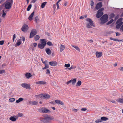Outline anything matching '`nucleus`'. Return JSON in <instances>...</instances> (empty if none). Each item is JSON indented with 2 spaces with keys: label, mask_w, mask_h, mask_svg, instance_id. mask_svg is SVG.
Listing matches in <instances>:
<instances>
[{
  "label": "nucleus",
  "mask_w": 123,
  "mask_h": 123,
  "mask_svg": "<svg viewBox=\"0 0 123 123\" xmlns=\"http://www.w3.org/2000/svg\"><path fill=\"white\" fill-rule=\"evenodd\" d=\"M54 118L53 116H51L49 115H46L44 117H41L40 118V121L37 123H47L50 121L53 120Z\"/></svg>",
  "instance_id": "1"
},
{
  "label": "nucleus",
  "mask_w": 123,
  "mask_h": 123,
  "mask_svg": "<svg viewBox=\"0 0 123 123\" xmlns=\"http://www.w3.org/2000/svg\"><path fill=\"white\" fill-rule=\"evenodd\" d=\"M86 22L85 23L86 27L88 28H92V27H94L95 25L92 20L89 18L86 19Z\"/></svg>",
  "instance_id": "2"
},
{
  "label": "nucleus",
  "mask_w": 123,
  "mask_h": 123,
  "mask_svg": "<svg viewBox=\"0 0 123 123\" xmlns=\"http://www.w3.org/2000/svg\"><path fill=\"white\" fill-rule=\"evenodd\" d=\"M38 111L41 113H49L51 112L49 110L44 107H40L38 109Z\"/></svg>",
  "instance_id": "3"
},
{
  "label": "nucleus",
  "mask_w": 123,
  "mask_h": 123,
  "mask_svg": "<svg viewBox=\"0 0 123 123\" xmlns=\"http://www.w3.org/2000/svg\"><path fill=\"white\" fill-rule=\"evenodd\" d=\"M13 3V0H7L5 2V7L7 9H10Z\"/></svg>",
  "instance_id": "4"
},
{
  "label": "nucleus",
  "mask_w": 123,
  "mask_h": 123,
  "mask_svg": "<svg viewBox=\"0 0 123 123\" xmlns=\"http://www.w3.org/2000/svg\"><path fill=\"white\" fill-rule=\"evenodd\" d=\"M38 96L42 98H44L48 99L50 98V96L47 94H41L38 95Z\"/></svg>",
  "instance_id": "5"
},
{
  "label": "nucleus",
  "mask_w": 123,
  "mask_h": 123,
  "mask_svg": "<svg viewBox=\"0 0 123 123\" xmlns=\"http://www.w3.org/2000/svg\"><path fill=\"white\" fill-rule=\"evenodd\" d=\"M100 19L101 21V23H105L108 20V16L107 14H105Z\"/></svg>",
  "instance_id": "6"
},
{
  "label": "nucleus",
  "mask_w": 123,
  "mask_h": 123,
  "mask_svg": "<svg viewBox=\"0 0 123 123\" xmlns=\"http://www.w3.org/2000/svg\"><path fill=\"white\" fill-rule=\"evenodd\" d=\"M122 18H121L117 21L116 24H118L116 26V28L117 29H119L123 23L122 21Z\"/></svg>",
  "instance_id": "7"
},
{
  "label": "nucleus",
  "mask_w": 123,
  "mask_h": 123,
  "mask_svg": "<svg viewBox=\"0 0 123 123\" xmlns=\"http://www.w3.org/2000/svg\"><path fill=\"white\" fill-rule=\"evenodd\" d=\"M77 79L74 78L73 79H72L71 80L67 81L66 82V84L67 85H68L70 83H71L72 85H74L76 82Z\"/></svg>",
  "instance_id": "8"
},
{
  "label": "nucleus",
  "mask_w": 123,
  "mask_h": 123,
  "mask_svg": "<svg viewBox=\"0 0 123 123\" xmlns=\"http://www.w3.org/2000/svg\"><path fill=\"white\" fill-rule=\"evenodd\" d=\"M21 86L23 88L27 89H31L30 85L29 84L22 83L21 84Z\"/></svg>",
  "instance_id": "9"
},
{
  "label": "nucleus",
  "mask_w": 123,
  "mask_h": 123,
  "mask_svg": "<svg viewBox=\"0 0 123 123\" xmlns=\"http://www.w3.org/2000/svg\"><path fill=\"white\" fill-rule=\"evenodd\" d=\"M37 32L36 30L35 29H32L31 31L30 36V38H31L33 37L36 34Z\"/></svg>",
  "instance_id": "10"
},
{
  "label": "nucleus",
  "mask_w": 123,
  "mask_h": 123,
  "mask_svg": "<svg viewBox=\"0 0 123 123\" xmlns=\"http://www.w3.org/2000/svg\"><path fill=\"white\" fill-rule=\"evenodd\" d=\"M28 28V25L25 24L22 26L21 29L22 31L25 32L27 31Z\"/></svg>",
  "instance_id": "11"
},
{
  "label": "nucleus",
  "mask_w": 123,
  "mask_h": 123,
  "mask_svg": "<svg viewBox=\"0 0 123 123\" xmlns=\"http://www.w3.org/2000/svg\"><path fill=\"white\" fill-rule=\"evenodd\" d=\"M49 65L52 67H55L58 65V64L55 61H53L49 62Z\"/></svg>",
  "instance_id": "12"
},
{
  "label": "nucleus",
  "mask_w": 123,
  "mask_h": 123,
  "mask_svg": "<svg viewBox=\"0 0 123 123\" xmlns=\"http://www.w3.org/2000/svg\"><path fill=\"white\" fill-rule=\"evenodd\" d=\"M95 55L97 58H99L102 56V52L96 51Z\"/></svg>",
  "instance_id": "13"
},
{
  "label": "nucleus",
  "mask_w": 123,
  "mask_h": 123,
  "mask_svg": "<svg viewBox=\"0 0 123 123\" xmlns=\"http://www.w3.org/2000/svg\"><path fill=\"white\" fill-rule=\"evenodd\" d=\"M102 6V3L101 2H100L98 3L96 6L95 8L97 9H98L101 8Z\"/></svg>",
  "instance_id": "14"
},
{
  "label": "nucleus",
  "mask_w": 123,
  "mask_h": 123,
  "mask_svg": "<svg viewBox=\"0 0 123 123\" xmlns=\"http://www.w3.org/2000/svg\"><path fill=\"white\" fill-rule=\"evenodd\" d=\"M55 102L57 104L62 105H64V103L60 100L57 99L55 100Z\"/></svg>",
  "instance_id": "15"
},
{
  "label": "nucleus",
  "mask_w": 123,
  "mask_h": 123,
  "mask_svg": "<svg viewBox=\"0 0 123 123\" xmlns=\"http://www.w3.org/2000/svg\"><path fill=\"white\" fill-rule=\"evenodd\" d=\"M65 46L62 44H61L59 47L60 51V52H62L65 49Z\"/></svg>",
  "instance_id": "16"
},
{
  "label": "nucleus",
  "mask_w": 123,
  "mask_h": 123,
  "mask_svg": "<svg viewBox=\"0 0 123 123\" xmlns=\"http://www.w3.org/2000/svg\"><path fill=\"white\" fill-rule=\"evenodd\" d=\"M97 13V14L96 15V17L98 18H99L103 14V12H99L98 11Z\"/></svg>",
  "instance_id": "17"
},
{
  "label": "nucleus",
  "mask_w": 123,
  "mask_h": 123,
  "mask_svg": "<svg viewBox=\"0 0 123 123\" xmlns=\"http://www.w3.org/2000/svg\"><path fill=\"white\" fill-rule=\"evenodd\" d=\"M18 117L16 116H13L9 118V119L12 121H16Z\"/></svg>",
  "instance_id": "18"
},
{
  "label": "nucleus",
  "mask_w": 123,
  "mask_h": 123,
  "mask_svg": "<svg viewBox=\"0 0 123 123\" xmlns=\"http://www.w3.org/2000/svg\"><path fill=\"white\" fill-rule=\"evenodd\" d=\"M36 83L37 84L45 85L46 84V82L44 81H39L36 82Z\"/></svg>",
  "instance_id": "19"
},
{
  "label": "nucleus",
  "mask_w": 123,
  "mask_h": 123,
  "mask_svg": "<svg viewBox=\"0 0 123 123\" xmlns=\"http://www.w3.org/2000/svg\"><path fill=\"white\" fill-rule=\"evenodd\" d=\"M29 104L31 105H37L38 104V102L37 101H30L29 102Z\"/></svg>",
  "instance_id": "20"
},
{
  "label": "nucleus",
  "mask_w": 123,
  "mask_h": 123,
  "mask_svg": "<svg viewBox=\"0 0 123 123\" xmlns=\"http://www.w3.org/2000/svg\"><path fill=\"white\" fill-rule=\"evenodd\" d=\"M40 43L46 46V40L45 39H41L40 40Z\"/></svg>",
  "instance_id": "21"
},
{
  "label": "nucleus",
  "mask_w": 123,
  "mask_h": 123,
  "mask_svg": "<svg viewBox=\"0 0 123 123\" xmlns=\"http://www.w3.org/2000/svg\"><path fill=\"white\" fill-rule=\"evenodd\" d=\"M45 51L48 55H49L51 54V50L49 48H46L45 49Z\"/></svg>",
  "instance_id": "22"
},
{
  "label": "nucleus",
  "mask_w": 123,
  "mask_h": 123,
  "mask_svg": "<svg viewBox=\"0 0 123 123\" xmlns=\"http://www.w3.org/2000/svg\"><path fill=\"white\" fill-rule=\"evenodd\" d=\"M37 46L39 48L41 49H43L44 48L45 45L43 44L39 43L38 44Z\"/></svg>",
  "instance_id": "23"
},
{
  "label": "nucleus",
  "mask_w": 123,
  "mask_h": 123,
  "mask_svg": "<svg viewBox=\"0 0 123 123\" xmlns=\"http://www.w3.org/2000/svg\"><path fill=\"white\" fill-rule=\"evenodd\" d=\"M34 14V11L30 15L28 18L29 19L30 21H31L33 19V17Z\"/></svg>",
  "instance_id": "24"
},
{
  "label": "nucleus",
  "mask_w": 123,
  "mask_h": 123,
  "mask_svg": "<svg viewBox=\"0 0 123 123\" xmlns=\"http://www.w3.org/2000/svg\"><path fill=\"white\" fill-rule=\"evenodd\" d=\"M71 46L74 48L76 50L78 51V52H80V48L78 46L75 45H71Z\"/></svg>",
  "instance_id": "25"
},
{
  "label": "nucleus",
  "mask_w": 123,
  "mask_h": 123,
  "mask_svg": "<svg viewBox=\"0 0 123 123\" xmlns=\"http://www.w3.org/2000/svg\"><path fill=\"white\" fill-rule=\"evenodd\" d=\"M25 76L26 77L27 79L30 78L32 76L31 74L30 73H26L25 74Z\"/></svg>",
  "instance_id": "26"
},
{
  "label": "nucleus",
  "mask_w": 123,
  "mask_h": 123,
  "mask_svg": "<svg viewBox=\"0 0 123 123\" xmlns=\"http://www.w3.org/2000/svg\"><path fill=\"white\" fill-rule=\"evenodd\" d=\"M82 84V82L80 80H78L76 84V86L77 87L80 86Z\"/></svg>",
  "instance_id": "27"
},
{
  "label": "nucleus",
  "mask_w": 123,
  "mask_h": 123,
  "mask_svg": "<svg viewBox=\"0 0 123 123\" xmlns=\"http://www.w3.org/2000/svg\"><path fill=\"white\" fill-rule=\"evenodd\" d=\"M21 41H20L19 40H18L16 43L15 44V47H17V46H19L21 44Z\"/></svg>",
  "instance_id": "28"
},
{
  "label": "nucleus",
  "mask_w": 123,
  "mask_h": 123,
  "mask_svg": "<svg viewBox=\"0 0 123 123\" xmlns=\"http://www.w3.org/2000/svg\"><path fill=\"white\" fill-rule=\"evenodd\" d=\"M116 101L121 103H123V98H118L117 99Z\"/></svg>",
  "instance_id": "29"
},
{
  "label": "nucleus",
  "mask_w": 123,
  "mask_h": 123,
  "mask_svg": "<svg viewBox=\"0 0 123 123\" xmlns=\"http://www.w3.org/2000/svg\"><path fill=\"white\" fill-rule=\"evenodd\" d=\"M101 119L102 122L107 120L108 118L105 117H101Z\"/></svg>",
  "instance_id": "30"
},
{
  "label": "nucleus",
  "mask_w": 123,
  "mask_h": 123,
  "mask_svg": "<svg viewBox=\"0 0 123 123\" xmlns=\"http://www.w3.org/2000/svg\"><path fill=\"white\" fill-rule=\"evenodd\" d=\"M90 5L92 9H93L94 6V3L93 1L92 0H91Z\"/></svg>",
  "instance_id": "31"
},
{
  "label": "nucleus",
  "mask_w": 123,
  "mask_h": 123,
  "mask_svg": "<svg viewBox=\"0 0 123 123\" xmlns=\"http://www.w3.org/2000/svg\"><path fill=\"white\" fill-rule=\"evenodd\" d=\"M39 38L40 37L38 35H36L34 37V40L36 41L39 40Z\"/></svg>",
  "instance_id": "32"
},
{
  "label": "nucleus",
  "mask_w": 123,
  "mask_h": 123,
  "mask_svg": "<svg viewBox=\"0 0 123 123\" xmlns=\"http://www.w3.org/2000/svg\"><path fill=\"white\" fill-rule=\"evenodd\" d=\"M23 99V98H19L18 100L16 101V102L17 103H18L22 101Z\"/></svg>",
  "instance_id": "33"
},
{
  "label": "nucleus",
  "mask_w": 123,
  "mask_h": 123,
  "mask_svg": "<svg viewBox=\"0 0 123 123\" xmlns=\"http://www.w3.org/2000/svg\"><path fill=\"white\" fill-rule=\"evenodd\" d=\"M47 3V2H45L42 3L41 5V7L42 8H44Z\"/></svg>",
  "instance_id": "34"
},
{
  "label": "nucleus",
  "mask_w": 123,
  "mask_h": 123,
  "mask_svg": "<svg viewBox=\"0 0 123 123\" xmlns=\"http://www.w3.org/2000/svg\"><path fill=\"white\" fill-rule=\"evenodd\" d=\"M76 67L75 66H72L70 68H68V69L69 70H70L73 69H75L76 68Z\"/></svg>",
  "instance_id": "35"
},
{
  "label": "nucleus",
  "mask_w": 123,
  "mask_h": 123,
  "mask_svg": "<svg viewBox=\"0 0 123 123\" xmlns=\"http://www.w3.org/2000/svg\"><path fill=\"white\" fill-rule=\"evenodd\" d=\"M2 17L3 18H5V17L6 14V13H5L4 10H3L2 11Z\"/></svg>",
  "instance_id": "36"
},
{
  "label": "nucleus",
  "mask_w": 123,
  "mask_h": 123,
  "mask_svg": "<svg viewBox=\"0 0 123 123\" xmlns=\"http://www.w3.org/2000/svg\"><path fill=\"white\" fill-rule=\"evenodd\" d=\"M15 99L13 98H11L9 99V101L10 102H13L14 101Z\"/></svg>",
  "instance_id": "37"
},
{
  "label": "nucleus",
  "mask_w": 123,
  "mask_h": 123,
  "mask_svg": "<svg viewBox=\"0 0 123 123\" xmlns=\"http://www.w3.org/2000/svg\"><path fill=\"white\" fill-rule=\"evenodd\" d=\"M114 20L113 19H111V20L110 21H109L107 23V25H109L111 23H112L113 21Z\"/></svg>",
  "instance_id": "38"
},
{
  "label": "nucleus",
  "mask_w": 123,
  "mask_h": 123,
  "mask_svg": "<svg viewBox=\"0 0 123 123\" xmlns=\"http://www.w3.org/2000/svg\"><path fill=\"white\" fill-rule=\"evenodd\" d=\"M32 6L31 4L28 7L27 9V10L28 11H30Z\"/></svg>",
  "instance_id": "39"
},
{
  "label": "nucleus",
  "mask_w": 123,
  "mask_h": 123,
  "mask_svg": "<svg viewBox=\"0 0 123 123\" xmlns=\"http://www.w3.org/2000/svg\"><path fill=\"white\" fill-rule=\"evenodd\" d=\"M35 21L36 23H37L39 21V19L37 16H36L35 18Z\"/></svg>",
  "instance_id": "40"
},
{
  "label": "nucleus",
  "mask_w": 123,
  "mask_h": 123,
  "mask_svg": "<svg viewBox=\"0 0 123 123\" xmlns=\"http://www.w3.org/2000/svg\"><path fill=\"white\" fill-rule=\"evenodd\" d=\"M101 119H98L96 120L95 121V123H97L101 122Z\"/></svg>",
  "instance_id": "41"
},
{
  "label": "nucleus",
  "mask_w": 123,
  "mask_h": 123,
  "mask_svg": "<svg viewBox=\"0 0 123 123\" xmlns=\"http://www.w3.org/2000/svg\"><path fill=\"white\" fill-rule=\"evenodd\" d=\"M64 66L65 67L68 68L70 66V64L69 63L67 64H66L64 65Z\"/></svg>",
  "instance_id": "42"
},
{
  "label": "nucleus",
  "mask_w": 123,
  "mask_h": 123,
  "mask_svg": "<svg viewBox=\"0 0 123 123\" xmlns=\"http://www.w3.org/2000/svg\"><path fill=\"white\" fill-rule=\"evenodd\" d=\"M5 72L4 70H0V74H2Z\"/></svg>",
  "instance_id": "43"
},
{
  "label": "nucleus",
  "mask_w": 123,
  "mask_h": 123,
  "mask_svg": "<svg viewBox=\"0 0 123 123\" xmlns=\"http://www.w3.org/2000/svg\"><path fill=\"white\" fill-rule=\"evenodd\" d=\"M18 115L19 117H22L23 116V114L22 113H18Z\"/></svg>",
  "instance_id": "44"
},
{
  "label": "nucleus",
  "mask_w": 123,
  "mask_h": 123,
  "mask_svg": "<svg viewBox=\"0 0 123 123\" xmlns=\"http://www.w3.org/2000/svg\"><path fill=\"white\" fill-rule=\"evenodd\" d=\"M47 44L48 45L51 46L53 45L52 43L50 41L48 42L47 43Z\"/></svg>",
  "instance_id": "45"
},
{
  "label": "nucleus",
  "mask_w": 123,
  "mask_h": 123,
  "mask_svg": "<svg viewBox=\"0 0 123 123\" xmlns=\"http://www.w3.org/2000/svg\"><path fill=\"white\" fill-rule=\"evenodd\" d=\"M113 41H117L120 42L121 41H122L123 42V39H122L121 40H119L118 39H113Z\"/></svg>",
  "instance_id": "46"
},
{
  "label": "nucleus",
  "mask_w": 123,
  "mask_h": 123,
  "mask_svg": "<svg viewBox=\"0 0 123 123\" xmlns=\"http://www.w3.org/2000/svg\"><path fill=\"white\" fill-rule=\"evenodd\" d=\"M49 68V67L48 65H45V67L42 68V69H44L46 68Z\"/></svg>",
  "instance_id": "47"
},
{
  "label": "nucleus",
  "mask_w": 123,
  "mask_h": 123,
  "mask_svg": "<svg viewBox=\"0 0 123 123\" xmlns=\"http://www.w3.org/2000/svg\"><path fill=\"white\" fill-rule=\"evenodd\" d=\"M4 40L0 41V45H3L4 43Z\"/></svg>",
  "instance_id": "48"
},
{
  "label": "nucleus",
  "mask_w": 123,
  "mask_h": 123,
  "mask_svg": "<svg viewBox=\"0 0 123 123\" xmlns=\"http://www.w3.org/2000/svg\"><path fill=\"white\" fill-rule=\"evenodd\" d=\"M43 63L45 65H48V64H47L48 61H45L44 62H43Z\"/></svg>",
  "instance_id": "49"
},
{
  "label": "nucleus",
  "mask_w": 123,
  "mask_h": 123,
  "mask_svg": "<svg viewBox=\"0 0 123 123\" xmlns=\"http://www.w3.org/2000/svg\"><path fill=\"white\" fill-rule=\"evenodd\" d=\"M46 74H50V72L49 70V69H47L46 70Z\"/></svg>",
  "instance_id": "50"
},
{
  "label": "nucleus",
  "mask_w": 123,
  "mask_h": 123,
  "mask_svg": "<svg viewBox=\"0 0 123 123\" xmlns=\"http://www.w3.org/2000/svg\"><path fill=\"white\" fill-rule=\"evenodd\" d=\"M104 8H101L100 9L98 10V12H102V11L104 10Z\"/></svg>",
  "instance_id": "51"
},
{
  "label": "nucleus",
  "mask_w": 123,
  "mask_h": 123,
  "mask_svg": "<svg viewBox=\"0 0 123 123\" xmlns=\"http://www.w3.org/2000/svg\"><path fill=\"white\" fill-rule=\"evenodd\" d=\"M16 37L15 36V34H14L13 35V42H14V40L16 38Z\"/></svg>",
  "instance_id": "52"
},
{
  "label": "nucleus",
  "mask_w": 123,
  "mask_h": 123,
  "mask_svg": "<svg viewBox=\"0 0 123 123\" xmlns=\"http://www.w3.org/2000/svg\"><path fill=\"white\" fill-rule=\"evenodd\" d=\"M86 110L87 109L84 108H82L81 109V111H86Z\"/></svg>",
  "instance_id": "53"
},
{
  "label": "nucleus",
  "mask_w": 123,
  "mask_h": 123,
  "mask_svg": "<svg viewBox=\"0 0 123 123\" xmlns=\"http://www.w3.org/2000/svg\"><path fill=\"white\" fill-rule=\"evenodd\" d=\"M111 102L112 103H113L115 104H116V101L114 100H112L111 101Z\"/></svg>",
  "instance_id": "54"
},
{
  "label": "nucleus",
  "mask_w": 123,
  "mask_h": 123,
  "mask_svg": "<svg viewBox=\"0 0 123 123\" xmlns=\"http://www.w3.org/2000/svg\"><path fill=\"white\" fill-rule=\"evenodd\" d=\"M21 38H22V40L23 41V42H24L25 40V38L24 37H21Z\"/></svg>",
  "instance_id": "55"
},
{
  "label": "nucleus",
  "mask_w": 123,
  "mask_h": 123,
  "mask_svg": "<svg viewBox=\"0 0 123 123\" xmlns=\"http://www.w3.org/2000/svg\"><path fill=\"white\" fill-rule=\"evenodd\" d=\"M73 111L75 112H76L78 111V110L76 109H73Z\"/></svg>",
  "instance_id": "56"
},
{
  "label": "nucleus",
  "mask_w": 123,
  "mask_h": 123,
  "mask_svg": "<svg viewBox=\"0 0 123 123\" xmlns=\"http://www.w3.org/2000/svg\"><path fill=\"white\" fill-rule=\"evenodd\" d=\"M116 36H119L120 35V33H118V32H116Z\"/></svg>",
  "instance_id": "57"
},
{
  "label": "nucleus",
  "mask_w": 123,
  "mask_h": 123,
  "mask_svg": "<svg viewBox=\"0 0 123 123\" xmlns=\"http://www.w3.org/2000/svg\"><path fill=\"white\" fill-rule=\"evenodd\" d=\"M120 70L121 71L123 72V67H121L120 68Z\"/></svg>",
  "instance_id": "58"
},
{
  "label": "nucleus",
  "mask_w": 123,
  "mask_h": 123,
  "mask_svg": "<svg viewBox=\"0 0 123 123\" xmlns=\"http://www.w3.org/2000/svg\"><path fill=\"white\" fill-rule=\"evenodd\" d=\"M37 45V43H33V45L35 47Z\"/></svg>",
  "instance_id": "59"
},
{
  "label": "nucleus",
  "mask_w": 123,
  "mask_h": 123,
  "mask_svg": "<svg viewBox=\"0 0 123 123\" xmlns=\"http://www.w3.org/2000/svg\"><path fill=\"white\" fill-rule=\"evenodd\" d=\"M68 4V2H66L64 4L65 6H66Z\"/></svg>",
  "instance_id": "60"
},
{
  "label": "nucleus",
  "mask_w": 123,
  "mask_h": 123,
  "mask_svg": "<svg viewBox=\"0 0 123 123\" xmlns=\"http://www.w3.org/2000/svg\"><path fill=\"white\" fill-rule=\"evenodd\" d=\"M111 17L112 18H113V17H114V14L112 13V14H111Z\"/></svg>",
  "instance_id": "61"
},
{
  "label": "nucleus",
  "mask_w": 123,
  "mask_h": 123,
  "mask_svg": "<svg viewBox=\"0 0 123 123\" xmlns=\"http://www.w3.org/2000/svg\"><path fill=\"white\" fill-rule=\"evenodd\" d=\"M37 0H32L31 1V3H34Z\"/></svg>",
  "instance_id": "62"
},
{
  "label": "nucleus",
  "mask_w": 123,
  "mask_h": 123,
  "mask_svg": "<svg viewBox=\"0 0 123 123\" xmlns=\"http://www.w3.org/2000/svg\"><path fill=\"white\" fill-rule=\"evenodd\" d=\"M120 29L123 31V25H122L120 28Z\"/></svg>",
  "instance_id": "63"
},
{
  "label": "nucleus",
  "mask_w": 123,
  "mask_h": 123,
  "mask_svg": "<svg viewBox=\"0 0 123 123\" xmlns=\"http://www.w3.org/2000/svg\"><path fill=\"white\" fill-rule=\"evenodd\" d=\"M53 7L54 9L55 10L56 8V4H54L53 5Z\"/></svg>",
  "instance_id": "64"
}]
</instances>
